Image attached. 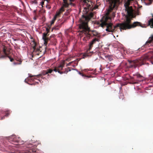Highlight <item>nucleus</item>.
Listing matches in <instances>:
<instances>
[{"label": "nucleus", "instance_id": "2", "mask_svg": "<svg viewBox=\"0 0 153 153\" xmlns=\"http://www.w3.org/2000/svg\"><path fill=\"white\" fill-rule=\"evenodd\" d=\"M90 16L82 15V18L80 19V24L79 26V31L85 35L88 39H89L90 37H95L93 36V33L91 32L88 25V22L91 18L92 17V15Z\"/></svg>", "mask_w": 153, "mask_h": 153}, {"label": "nucleus", "instance_id": "42", "mask_svg": "<svg viewBox=\"0 0 153 153\" xmlns=\"http://www.w3.org/2000/svg\"><path fill=\"white\" fill-rule=\"evenodd\" d=\"M53 28L52 29V30H53Z\"/></svg>", "mask_w": 153, "mask_h": 153}, {"label": "nucleus", "instance_id": "5", "mask_svg": "<svg viewBox=\"0 0 153 153\" xmlns=\"http://www.w3.org/2000/svg\"><path fill=\"white\" fill-rule=\"evenodd\" d=\"M97 42H99V39L98 38H95L90 42L89 45V48L87 50L86 53L83 54V58L84 59L86 57L91 56L92 53H93V52H90V51L93 47L94 44H95Z\"/></svg>", "mask_w": 153, "mask_h": 153}, {"label": "nucleus", "instance_id": "33", "mask_svg": "<svg viewBox=\"0 0 153 153\" xmlns=\"http://www.w3.org/2000/svg\"><path fill=\"white\" fill-rule=\"evenodd\" d=\"M51 26H52V25H51V24H48V26H47L48 27H48V28H50Z\"/></svg>", "mask_w": 153, "mask_h": 153}, {"label": "nucleus", "instance_id": "45", "mask_svg": "<svg viewBox=\"0 0 153 153\" xmlns=\"http://www.w3.org/2000/svg\"><path fill=\"white\" fill-rule=\"evenodd\" d=\"M33 44H34V43H33Z\"/></svg>", "mask_w": 153, "mask_h": 153}, {"label": "nucleus", "instance_id": "20", "mask_svg": "<svg viewBox=\"0 0 153 153\" xmlns=\"http://www.w3.org/2000/svg\"><path fill=\"white\" fill-rule=\"evenodd\" d=\"M13 137H14V139L13 140V141L12 142H18V140L17 138L15 136L13 135Z\"/></svg>", "mask_w": 153, "mask_h": 153}, {"label": "nucleus", "instance_id": "23", "mask_svg": "<svg viewBox=\"0 0 153 153\" xmlns=\"http://www.w3.org/2000/svg\"><path fill=\"white\" fill-rule=\"evenodd\" d=\"M56 19L55 18H53L51 22V23L50 24H51V25H52L53 24H54L55 20H56Z\"/></svg>", "mask_w": 153, "mask_h": 153}, {"label": "nucleus", "instance_id": "38", "mask_svg": "<svg viewBox=\"0 0 153 153\" xmlns=\"http://www.w3.org/2000/svg\"><path fill=\"white\" fill-rule=\"evenodd\" d=\"M53 28L54 29H56V28Z\"/></svg>", "mask_w": 153, "mask_h": 153}, {"label": "nucleus", "instance_id": "6", "mask_svg": "<svg viewBox=\"0 0 153 153\" xmlns=\"http://www.w3.org/2000/svg\"><path fill=\"white\" fill-rule=\"evenodd\" d=\"M1 50L3 51L4 55H1L0 58H5L8 56L10 53L11 48L8 46L2 45L1 47Z\"/></svg>", "mask_w": 153, "mask_h": 153}, {"label": "nucleus", "instance_id": "40", "mask_svg": "<svg viewBox=\"0 0 153 153\" xmlns=\"http://www.w3.org/2000/svg\"><path fill=\"white\" fill-rule=\"evenodd\" d=\"M34 79H36V78H34Z\"/></svg>", "mask_w": 153, "mask_h": 153}, {"label": "nucleus", "instance_id": "12", "mask_svg": "<svg viewBox=\"0 0 153 153\" xmlns=\"http://www.w3.org/2000/svg\"><path fill=\"white\" fill-rule=\"evenodd\" d=\"M91 32L93 33V36H95V37H97V38H98L99 39L100 36V35H99L97 32L95 30H92L91 31Z\"/></svg>", "mask_w": 153, "mask_h": 153}, {"label": "nucleus", "instance_id": "43", "mask_svg": "<svg viewBox=\"0 0 153 153\" xmlns=\"http://www.w3.org/2000/svg\"><path fill=\"white\" fill-rule=\"evenodd\" d=\"M53 28L52 29V30H53Z\"/></svg>", "mask_w": 153, "mask_h": 153}, {"label": "nucleus", "instance_id": "19", "mask_svg": "<svg viewBox=\"0 0 153 153\" xmlns=\"http://www.w3.org/2000/svg\"><path fill=\"white\" fill-rule=\"evenodd\" d=\"M14 139V137L13 136H10L8 137V140L10 142H13V140Z\"/></svg>", "mask_w": 153, "mask_h": 153}, {"label": "nucleus", "instance_id": "31", "mask_svg": "<svg viewBox=\"0 0 153 153\" xmlns=\"http://www.w3.org/2000/svg\"><path fill=\"white\" fill-rule=\"evenodd\" d=\"M58 72L60 74H63V73H64V72H62V71H59V70H58Z\"/></svg>", "mask_w": 153, "mask_h": 153}, {"label": "nucleus", "instance_id": "9", "mask_svg": "<svg viewBox=\"0 0 153 153\" xmlns=\"http://www.w3.org/2000/svg\"><path fill=\"white\" fill-rule=\"evenodd\" d=\"M27 147V149L26 151L23 153H32L36 152L35 149L33 148L32 145H28Z\"/></svg>", "mask_w": 153, "mask_h": 153}, {"label": "nucleus", "instance_id": "24", "mask_svg": "<svg viewBox=\"0 0 153 153\" xmlns=\"http://www.w3.org/2000/svg\"><path fill=\"white\" fill-rule=\"evenodd\" d=\"M80 32V35H82V36H85V37L83 38V40H86V39H85V38H86V36H85V35L84 34V33H82L80 32Z\"/></svg>", "mask_w": 153, "mask_h": 153}, {"label": "nucleus", "instance_id": "29", "mask_svg": "<svg viewBox=\"0 0 153 153\" xmlns=\"http://www.w3.org/2000/svg\"><path fill=\"white\" fill-rule=\"evenodd\" d=\"M70 71L71 70L69 69H66L65 71L64 72V73L67 74L68 71Z\"/></svg>", "mask_w": 153, "mask_h": 153}, {"label": "nucleus", "instance_id": "39", "mask_svg": "<svg viewBox=\"0 0 153 153\" xmlns=\"http://www.w3.org/2000/svg\"><path fill=\"white\" fill-rule=\"evenodd\" d=\"M86 7H84V9H86Z\"/></svg>", "mask_w": 153, "mask_h": 153}, {"label": "nucleus", "instance_id": "1", "mask_svg": "<svg viewBox=\"0 0 153 153\" xmlns=\"http://www.w3.org/2000/svg\"><path fill=\"white\" fill-rule=\"evenodd\" d=\"M130 2L128 1L124 4L126 8V11L127 12V15H126V19L124 21L121 23H118L116 24V25L114 27V29H111L112 24L110 23L111 22V19L108 17H105L103 19L104 20L102 24V27H103L104 25H107L106 30L108 32H114L119 28L120 31L122 30H126L132 28H134L136 27L141 26V23L137 22H135L131 24V18L133 17V10L131 6H129Z\"/></svg>", "mask_w": 153, "mask_h": 153}, {"label": "nucleus", "instance_id": "3", "mask_svg": "<svg viewBox=\"0 0 153 153\" xmlns=\"http://www.w3.org/2000/svg\"><path fill=\"white\" fill-rule=\"evenodd\" d=\"M153 59V52L150 51L143 55L140 58L135 60H128L129 68H134L142 65L147 60Z\"/></svg>", "mask_w": 153, "mask_h": 153}, {"label": "nucleus", "instance_id": "34", "mask_svg": "<svg viewBox=\"0 0 153 153\" xmlns=\"http://www.w3.org/2000/svg\"><path fill=\"white\" fill-rule=\"evenodd\" d=\"M42 1H43L44 2H45V1H47V2H48V0H42Z\"/></svg>", "mask_w": 153, "mask_h": 153}, {"label": "nucleus", "instance_id": "44", "mask_svg": "<svg viewBox=\"0 0 153 153\" xmlns=\"http://www.w3.org/2000/svg\"><path fill=\"white\" fill-rule=\"evenodd\" d=\"M123 51H124V50L123 49Z\"/></svg>", "mask_w": 153, "mask_h": 153}, {"label": "nucleus", "instance_id": "41", "mask_svg": "<svg viewBox=\"0 0 153 153\" xmlns=\"http://www.w3.org/2000/svg\"><path fill=\"white\" fill-rule=\"evenodd\" d=\"M27 79V80H29V79Z\"/></svg>", "mask_w": 153, "mask_h": 153}, {"label": "nucleus", "instance_id": "16", "mask_svg": "<svg viewBox=\"0 0 153 153\" xmlns=\"http://www.w3.org/2000/svg\"><path fill=\"white\" fill-rule=\"evenodd\" d=\"M83 0V2L84 3V4H86L87 6V7L88 8V9L91 6V5L89 4H88L87 3L88 2H89V1L88 0Z\"/></svg>", "mask_w": 153, "mask_h": 153}, {"label": "nucleus", "instance_id": "4", "mask_svg": "<svg viewBox=\"0 0 153 153\" xmlns=\"http://www.w3.org/2000/svg\"><path fill=\"white\" fill-rule=\"evenodd\" d=\"M109 2V5L108 9L107 10V12L106 13V16H103L102 18L100 20V22H98L97 23V24L99 25L100 26H101L102 27L104 28L105 27H106V29H107V25H104L103 27H102V22L104 20L103 19L105 17H108L111 19V18L108 16V15H112L113 16H114L115 15V13L114 12H112V11L113 10V9L115 7L117 4H118L120 3V0H108ZM112 24V28L111 29H114V27L115 26H114L112 23H111V22H110Z\"/></svg>", "mask_w": 153, "mask_h": 153}, {"label": "nucleus", "instance_id": "11", "mask_svg": "<svg viewBox=\"0 0 153 153\" xmlns=\"http://www.w3.org/2000/svg\"><path fill=\"white\" fill-rule=\"evenodd\" d=\"M47 74H48V72H47V71H44L42 72V73L41 74H39L36 76H32V75H31V74H29V77H30L31 78L33 76H36V77H37L38 78L39 77H42V75H45Z\"/></svg>", "mask_w": 153, "mask_h": 153}, {"label": "nucleus", "instance_id": "35", "mask_svg": "<svg viewBox=\"0 0 153 153\" xmlns=\"http://www.w3.org/2000/svg\"><path fill=\"white\" fill-rule=\"evenodd\" d=\"M25 82H26V83H27V79H26L25 80Z\"/></svg>", "mask_w": 153, "mask_h": 153}, {"label": "nucleus", "instance_id": "14", "mask_svg": "<svg viewBox=\"0 0 153 153\" xmlns=\"http://www.w3.org/2000/svg\"><path fill=\"white\" fill-rule=\"evenodd\" d=\"M33 43L34 45L33 46V53H35V52H39V51L40 50L39 48H36V43L34 41H33Z\"/></svg>", "mask_w": 153, "mask_h": 153}, {"label": "nucleus", "instance_id": "13", "mask_svg": "<svg viewBox=\"0 0 153 153\" xmlns=\"http://www.w3.org/2000/svg\"><path fill=\"white\" fill-rule=\"evenodd\" d=\"M10 114V111H7V112L5 114L4 116H2L1 115L0 116V120H3L4 119L5 116H8Z\"/></svg>", "mask_w": 153, "mask_h": 153}, {"label": "nucleus", "instance_id": "18", "mask_svg": "<svg viewBox=\"0 0 153 153\" xmlns=\"http://www.w3.org/2000/svg\"><path fill=\"white\" fill-rule=\"evenodd\" d=\"M64 64L60 65L59 66H58L57 67L58 70L60 71L62 70V69L63 68L64 66Z\"/></svg>", "mask_w": 153, "mask_h": 153}, {"label": "nucleus", "instance_id": "32", "mask_svg": "<svg viewBox=\"0 0 153 153\" xmlns=\"http://www.w3.org/2000/svg\"><path fill=\"white\" fill-rule=\"evenodd\" d=\"M44 4V2L42 1L41 2V4L42 7L43 6V5Z\"/></svg>", "mask_w": 153, "mask_h": 153}, {"label": "nucleus", "instance_id": "15", "mask_svg": "<svg viewBox=\"0 0 153 153\" xmlns=\"http://www.w3.org/2000/svg\"><path fill=\"white\" fill-rule=\"evenodd\" d=\"M105 57L107 60L110 61H111L113 60V58L111 56L109 55H106L105 56Z\"/></svg>", "mask_w": 153, "mask_h": 153}, {"label": "nucleus", "instance_id": "22", "mask_svg": "<svg viewBox=\"0 0 153 153\" xmlns=\"http://www.w3.org/2000/svg\"><path fill=\"white\" fill-rule=\"evenodd\" d=\"M78 73L80 75H81L83 77H87L88 78L90 77L88 76H86V75H84V74H83L81 72H78Z\"/></svg>", "mask_w": 153, "mask_h": 153}, {"label": "nucleus", "instance_id": "7", "mask_svg": "<svg viewBox=\"0 0 153 153\" xmlns=\"http://www.w3.org/2000/svg\"><path fill=\"white\" fill-rule=\"evenodd\" d=\"M63 4L59 11L61 13L65 11L64 7H67L69 5L71 4V2L73 1V0H63Z\"/></svg>", "mask_w": 153, "mask_h": 153}, {"label": "nucleus", "instance_id": "25", "mask_svg": "<svg viewBox=\"0 0 153 153\" xmlns=\"http://www.w3.org/2000/svg\"><path fill=\"white\" fill-rule=\"evenodd\" d=\"M7 57L9 58L10 59V61L11 62L13 61L14 60V59L13 58H11L10 56H9V55H8V56H7Z\"/></svg>", "mask_w": 153, "mask_h": 153}, {"label": "nucleus", "instance_id": "37", "mask_svg": "<svg viewBox=\"0 0 153 153\" xmlns=\"http://www.w3.org/2000/svg\"><path fill=\"white\" fill-rule=\"evenodd\" d=\"M38 83H39L38 82H36V84H38Z\"/></svg>", "mask_w": 153, "mask_h": 153}, {"label": "nucleus", "instance_id": "26", "mask_svg": "<svg viewBox=\"0 0 153 153\" xmlns=\"http://www.w3.org/2000/svg\"><path fill=\"white\" fill-rule=\"evenodd\" d=\"M53 71V70H52L51 69H49L47 70V72H48V73H51Z\"/></svg>", "mask_w": 153, "mask_h": 153}, {"label": "nucleus", "instance_id": "36", "mask_svg": "<svg viewBox=\"0 0 153 153\" xmlns=\"http://www.w3.org/2000/svg\"><path fill=\"white\" fill-rule=\"evenodd\" d=\"M13 64H14V65H17V64H18V63H16L15 62H14Z\"/></svg>", "mask_w": 153, "mask_h": 153}, {"label": "nucleus", "instance_id": "28", "mask_svg": "<svg viewBox=\"0 0 153 153\" xmlns=\"http://www.w3.org/2000/svg\"><path fill=\"white\" fill-rule=\"evenodd\" d=\"M130 83L132 84H135L138 83V82H137L134 81V80H132L130 82Z\"/></svg>", "mask_w": 153, "mask_h": 153}, {"label": "nucleus", "instance_id": "30", "mask_svg": "<svg viewBox=\"0 0 153 153\" xmlns=\"http://www.w3.org/2000/svg\"><path fill=\"white\" fill-rule=\"evenodd\" d=\"M53 71H55V72H58V69L56 67H55L53 70Z\"/></svg>", "mask_w": 153, "mask_h": 153}, {"label": "nucleus", "instance_id": "21", "mask_svg": "<svg viewBox=\"0 0 153 153\" xmlns=\"http://www.w3.org/2000/svg\"><path fill=\"white\" fill-rule=\"evenodd\" d=\"M61 13V12L59 11L58 12H57L54 17L56 19L57 17L59 16V15H60Z\"/></svg>", "mask_w": 153, "mask_h": 153}, {"label": "nucleus", "instance_id": "10", "mask_svg": "<svg viewBox=\"0 0 153 153\" xmlns=\"http://www.w3.org/2000/svg\"><path fill=\"white\" fill-rule=\"evenodd\" d=\"M153 43V35H152L150 37L148 41L146 42L144 46L146 47H149L151 46L152 43Z\"/></svg>", "mask_w": 153, "mask_h": 153}, {"label": "nucleus", "instance_id": "8", "mask_svg": "<svg viewBox=\"0 0 153 153\" xmlns=\"http://www.w3.org/2000/svg\"><path fill=\"white\" fill-rule=\"evenodd\" d=\"M50 29L48 27L46 28V33H44L43 34L42 39L44 42V44L46 46L48 41L50 39L48 37L49 34H48V33L50 31Z\"/></svg>", "mask_w": 153, "mask_h": 153}, {"label": "nucleus", "instance_id": "17", "mask_svg": "<svg viewBox=\"0 0 153 153\" xmlns=\"http://www.w3.org/2000/svg\"><path fill=\"white\" fill-rule=\"evenodd\" d=\"M149 25H151L153 28V18L149 20Z\"/></svg>", "mask_w": 153, "mask_h": 153}, {"label": "nucleus", "instance_id": "27", "mask_svg": "<svg viewBox=\"0 0 153 153\" xmlns=\"http://www.w3.org/2000/svg\"><path fill=\"white\" fill-rule=\"evenodd\" d=\"M136 76H137V78H141V77H143V76L141 75L140 74H136Z\"/></svg>", "mask_w": 153, "mask_h": 153}]
</instances>
